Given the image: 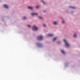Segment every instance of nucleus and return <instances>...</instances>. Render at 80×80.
Returning <instances> with one entry per match:
<instances>
[{
  "instance_id": "1",
  "label": "nucleus",
  "mask_w": 80,
  "mask_h": 80,
  "mask_svg": "<svg viewBox=\"0 0 80 80\" xmlns=\"http://www.w3.org/2000/svg\"><path fill=\"white\" fill-rule=\"evenodd\" d=\"M32 30L33 31H37L38 30V29L36 26H34L32 28Z\"/></svg>"
},
{
  "instance_id": "2",
  "label": "nucleus",
  "mask_w": 80,
  "mask_h": 80,
  "mask_svg": "<svg viewBox=\"0 0 80 80\" xmlns=\"http://www.w3.org/2000/svg\"><path fill=\"white\" fill-rule=\"evenodd\" d=\"M43 39V37L42 36H39L38 37V40H42Z\"/></svg>"
},
{
  "instance_id": "3",
  "label": "nucleus",
  "mask_w": 80,
  "mask_h": 80,
  "mask_svg": "<svg viewBox=\"0 0 80 80\" xmlns=\"http://www.w3.org/2000/svg\"><path fill=\"white\" fill-rule=\"evenodd\" d=\"M64 42H65V45L66 47H68L70 46V45H69V44L67 42V41H66V40H64Z\"/></svg>"
},
{
  "instance_id": "4",
  "label": "nucleus",
  "mask_w": 80,
  "mask_h": 80,
  "mask_svg": "<svg viewBox=\"0 0 80 80\" xmlns=\"http://www.w3.org/2000/svg\"><path fill=\"white\" fill-rule=\"evenodd\" d=\"M37 45L38 47H42V44L40 43H38Z\"/></svg>"
},
{
  "instance_id": "5",
  "label": "nucleus",
  "mask_w": 80,
  "mask_h": 80,
  "mask_svg": "<svg viewBox=\"0 0 80 80\" xmlns=\"http://www.w3.org/2000/svg\"><path fill=\"white\" fill-rule=\"evenodd\" d=\"M31 14L32 15H38V13H31Z\"/></svg>"
},
{
  "instance_id": "6",
  "label": "nucleus",
  "mask_w": 80,
  "mask_h": 80,
  "mask_svg": "<svg viewBox=\"0 0 80 80\" xmlns=\"http://www.w3.org/2000/svg\"><path fill=\"white\" fill-rule=\"evenodd\" d=\"M3 6L5 8H8V6L6 4L4 5Z\"/></svg>"
},
{
  "instance_id": "7",
  "label": "nucleus",
  "mask_w": 80,
  "mask_h": 80,
  "mask_svg": "<svg viewBox=\"0 0 80 80\" xmlns=\"http://www.w3.org/2000/svg\"><path fill=\"white\" fill-rule=\"evenodd\" d=\"M53 35V34H49L48 35V36H49V37H52Z\"/></svg>"
},
{
  "instance_id": "8",
  "label": "nucleus",
  "mask_w": 80,
  "mask_h": 80,
  "mask_svg": "<svg viewBox=\"0 0 80 80\" xmlns=\"http://www.w3.org/2000/svg\"><path fill=\"white\" fill-rule=\"evenodd\" d=\"M28 8L29 9H33V8L32 7H28Z\"/></svg>"
},
{
  "instance_id": "9",
  "label": "nucleus",
  "mask_w": 80,
  "mask_h": 80,
  "mask_svg": "<svg viewBox=\"0 0 80 80\" xmlns=\"http://www.w3.org/2000/svg\"><path fill=\"white\" fill-rule=\"evenodd\" d=\"M61 52H62V53L63 54H65V52L64 51H63V50H61Z\"/></svg>"
},
{
  "instance_id": "10",
  "label": "nucleus",
  "mask_w": 80,
  "mask_h": 80,
  "mask_svg": "<svg viewBox=\"0 0 80 80\" xmlns=\"http://www.w3.org/2000/svg\"><path fill=\"white\" fill-rule=\"evenodd\" d=\"M69 8H75V7H72L71 6H69Z\"/></svg>"
},
{
  "instance_id": "11",
  "label": "nucleus",
  "mask_w": 80,
  "mask_h": 80,
  "mask_svg": "<svg viewBox=\"0 0 80 80\" xmlns=\"http://www.w3.org/2000/svg\"><path fill=\"white\" fill-rule=\"evenodd\" d=\"M53 23L54 25H56L57 24V22L54 21L53 22Z\"/></svg>"
},
{
  "instance_id": "12",
  "label": "nucleus",
  "mask_w": 80,
  "mask_h": 80,
  "mask_svg": "<svg viewBox=\"0 0 80 80\" xmlns=\"http://www.w3.org/2000/svg\"><path fill=\"white\" fill-rule=\"evenodd\" d=\"M73 37H75V38L77 37V35H76V34H74Z\"/></svg>"
},
{
  "instance_id": "13",
  "label": "nucleus",
  "mask_w": 80,
  "mask_h": 80,
  "mask_svg": "<svg viewBox=\"0 0 80 80\" xmlns=\"http://www.w3.org/2000/svg\"><path fill=\"white\" fill-rule=\"evenodd\" d=\"M56 39H57V38H53V41H55V40H56Z\"/></svg>"
},
{
  "instance_id": "14",
  "label": "nucleus",
  "mask_w": 80,
  "mask_h": 80,
  "mask_svg": "<svg viewBox=\"0 0 80 80\" xmlns=\"http://www.w3.org/2000/svg\"><path fill=\"white\" fill-rule=\"evenodd\" d=\"M23 19H24V20H26V19H27V18L25 17H24Z\"/></svg>"
},
{
  "instance_id": "15",
  "label": "nucleus",
  "mask_w": 80,
  "mask_h": 80,
  "mask_svg": "<svg viewBox=\"0 0 80 80\" xmlns=\"http://www.w3.org/2000/svg\"><path fill=\"white\" fill-rule=\"evenodd\" d=\"M38 8H39V6H38V5L37 6H36V8L37 9Z\"/></svg>"
},
{
  "instance_id": "16",
  "label": "nucleus",
  "mask_w": 80,
  "mask_h": 80,
  "mask_svg": "<svg viewBox=\"0 0 80 80\" xmlns=\"http://www.w3.org/2000/svg\"><path fill=\"white\" fill-rule=\"evenodd\" d=\"M38 18H40V19H42V17H39Z\"/></svg>"
},
{
  "instance_id": "17",
  "label": "nucleus",
  "mask_w": 80,
  "mask_h": 80,
  "mask_svg": "<svg viewBox=\"0 0 80 80\" xmlns=\"http://www.w3.org/2000/svg\"><path fill=\"white\" fill-rule=\"evenodd\" d=\"M42 25L43 27H46V25H45V24H43Z\"/></svg>"
},
{
  "instance_id": "18",
  "label": "nucleus",
  "mask_w": 80,
  "mask_h": 80,
  "mask_svg": "<svg viewBox=\"0 0 80 80\" xmlns=\"http://www.w3.org/2000/svg\"><path fill=\"white\" fill-rule=\"evenodd\" d=\"M62 23H65V21H64V20H63L62 21Z\"/></svg>"
},
{
  "instance_id": "19",
  "label": "nucleus",
  "mask_w": 80,
  "mask_h": 80,
  "mask_svg": "<svg viewBox=\"0 0 80 80\" xmlns=\"http://www.w3.org/2000/svg\"><path fill=\"white\" fill-rule=\"evenodd\" d=\"M28 27H30V25H28Z\"/></svg>"
},
{
  "instance_id": "20",
  "label": "nucleus",
  "mask_w": 80,
  "mask_h": 80,
  "mask_svg": "<svg viewBox=\"0 0 80 80\" xmlns=\"http://www.w3.org/2000/svg\"><path fill=\"white\" fill-rule=\"evenodd\" d=\"M42 3H43V4H45V2H44L43 1H42Z\"/></svg>"
},
{
  "instance_id": "21",
  "label": "nucleus",
  "mask_w": 80,
  "mask_h": 80,
  "mask_svg": "<svg viewBox=\"0 0 80 80\" xmlns=\"http://www.w3.org/2000/svg\"><path fill=\"white\" fill-rule=\"evenodd\" d=\"M60 43V42H58V43Z\"/></svg>"
}]
</instances>
